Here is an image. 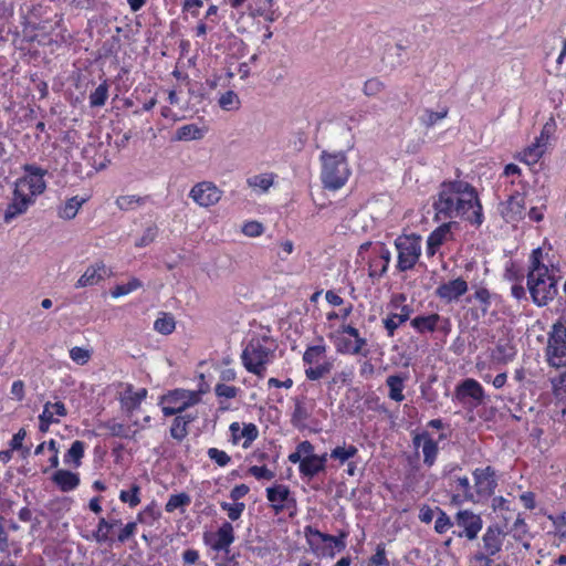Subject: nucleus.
<instances>
[{
	"mask_svg": "<svg viewBox=\"0 0 566 566\" xmlns=\"http://www.w3.org/2000/svg\"><path fill=\"white\" fill-rule=\"evenodd\" d=\"M321 181L324 189L336 191L343 188L350 175L352 169L345 151L323 150L319 155Z\"/></svg>",
	"mask_w": 566,
	"mask_h": 566,
	"instance_id": "5",
	"label": "nucleus"
},
{
	"mask_svg": "<svg viewBox=\"0 0 566 566\" xmlns=\"http://www.w3.org/2000/svg\"><path fill=\"white\" fill-rule=\"evenodd\" d=\"M120 527L122 518L116 514V510L113 509L106 514V516H101L98 518L97 526L91 535H85L83 537L87 541H94L97 544L113 545L116 543V536H114L113 532L115 528L119 530Z\"/></svg>",
	"mask_w": 566,
	"mask_h": 566,
	"instance_id": "14",
	"label": "nucleus"
},
{
	"mask_svg": "<svg viewBox=\"0 0 566 566\" xmlns=\"http://www.w3.org/2000/svg\"><path fill=\"white\" fill-rule=\"evenodd\" d=\"M175 416L169 432L172 439L180 442L188 436V426L197 419V415L185 413Z\"/></svg>",
	"mask_w": 566,
	"mask_h": 566,
	"instance_id": "33",
	"label": "nucleus"
},
{
	"mask_svg": "<svg viewBox=\"0 0 566 566\" xmlns=\"http://www.w3.org/2000/svg\"><path fill=\"white\" fill-rule=\"evenodd\" d=\"M368 252V275L371 279H380L384 276L389 268L391 260V252L385 243L371 242L363 243L359 247L358 255L365 259L364 253Z\"/></svg>",
	"mask_w": 566,
	"mask_h": 566,
	"instance_id": "10",
	"label": "nucleus"
},
{
	"mask_svg": "<svg viewBox=\"0 0 566 566\" xmlns=\"http://www.w3.org/2000/svg\"><path fill=\"white\" fill-rule=\"evenodd\" d=\"M67 410L62 401H48L43 406V411L39 415V430L42 433L49 431L52 423H59L60 418L66 417Z\"/></svg>",
	"mask_w": 566,
	"mask_h": 566,
	"instance_id": "23",
	"label": "nucleus"
},
{
	"mask_svg": "<svg viewBox=\"0 0 566 566\" xmlns=\"http://www.w3.org/2000/svg\"><path fill=\"white\" fill-rule=\"evenodd\" d=\"M545 358L551 367H566V311L563 312L547 333Z\"/></svg>",
	"mask_w": 566,
	"mask_h": 566,
	"instance_id": "7",
	"label": "nucleus"
},
{
	"mask_svg": "<svg viewBox=\"0 0 566 566\" xmlns=\"http://www.w3.org/2000/svg\"><path fill=\"white\" fill-rule=\"evenodd\" d=\"M411 314V306L402 305L400 307V313H389L385 318H382V324L387 332V336L394 337L396 331L410 318Z\"/></svg>",
	"mask_w": 566,
	"mask_h": 566,
	"instance_id": "28",
	"label": "nucleus"
},
{
	"mask_svg": "<svg viewBox=\"0 0 566 566\" xmlns=\"http://www.w3.org/2000/svg\"><path fill=\"white\" fill-rule=\"evenodd\" d=\"M527 289L533 303L539 307L547 305L557 295V281L544 263L542 248L534 249L530 255Z\"/></svg>",
	"mask_w": 566,
	"mask_h": 566,
	"instance_id": "3",
	"label": "nucleus"
},
{
	"mask_svg": "<svg viewBox=\"0 0 566 566\" xmlns=\"http://www.w3.org/2000/svg\"><path fill=\"white\" fill-rule=\"evenodd\" d=\"M436 509L438 512V516L434 521V531L438 534H444L455 523L451 520V517L443 510H441L440 507H436Z\"/></svg>",
	"mask_w": 566,
	"mask_h": 566,
	"instance_id": "55",
	"label": "nucleus"
},
{
	"mask_svg": "<svg viewBox=\"0 0 566 566\" xmlns=\"http://www.w3.org/2000/svg\"><path fill=\"white\" fill-rule=\"evenodd\" d=\"M264 227L258 221H248L242 227V232L247 237L255 238L263 233Z\"/></svg>",
	"mask_w": 566,
	"mask_h": 566,
	"instance_id": "64",
	"label": "nucleus"
},
{
	"mask_svg": "<svg viewBox=\"0 0 566 566\" xmlns=\"http://www.w3.org/2000/svg\"><path fill=\"white\" fill-rule=\"evenodd\" d=\"M119 500L132 509L136 507L140 503V486L134 483L129 490H122Z\"/></svg>",
	"mask_w": 566,
	"mask_h": 566,
	"instance_id": "52",
	"label": "nucleus"
},
{
	"mask_svg": "<svg viewBox=\"0 0 566 566\" xmlns=\"http://www.w3.org/2000/svg\"><path fill=\"white\" fill-rule=\"evenodd\" d=\"M202 539L205 545L210 549L228 555L230 553V546L235 541L234 527L230 522L226 521L217 531L203 533Z\"/></svg>",
	"mask_w": 566,
	"mask_h": 566,
	"instance_id": "15",
	"label": "nucleus"
},
{
	"mask_svg": "<svg viewBox=\"0 0 566 566\" xmlns=\"http://www.w3.org/2000/svg\"><path fill=\"white\" fill-rule=\"evenodd\" d=\"M219 106L224 111H234L240 107V99L235 92L227 91L219 98Z\"/></svg>",
	"mask_w": 566,
	"mask_h": 566,
	"instance_id": "54",
	"label": "nucleus"
},
{
	"mask_svg": "<svg viewBox=\"0 0 566 566\" xmlns=\"http://www.w3.org/2000/svg\"><path fill=\"white\" fill-rule=\"evenodd\" d=\"M472 478L476 504L483 503L494 495L499 478L493 467L475 468L472 471Z\"/></svg>",
	"mask_w": 566,
	"mask_h": 566,
	"instance_id": "11",
	"label": "nucleus"
},
{
	"mask_svg": "<svg viewBox=\"0 0 566 566\" xmlns=\"http://www.w3.org/2000/svg\"><path fill=\"white\" fill-rule=\"evenodd\" d=\"M158 229L156 226L148 227L143 235L135 242L136 248H144L149 245L157 237Z\"/></svg>",
	"mask_w": 566,
	"mask_h": 566,
	"instance_id": "61",
	"label": "nucleus"
},
{
	"mask_svg": "<svg viewBox=\"0 0 566 566\" xmlns=\"http://www.w3.org/2000/svg\"><path fill=\"white\" fill-rule=\"evenodd\" d=\"M203 136L205 130L195 124L184 125L176 130L177 140H199L203 138Z\"/></svg>",
	"mask_w": 566,
	"mask_h": 566,
	"instance_id": "43",
	"label": "nucleus"
},
{
	"mask_svg": "<svg viewBox=\"0 0 566 566\" xmlns=\"http://www.w3.org/2000/svg\"><path fill=\"white\" fill-rule=\"evenodd\" d=\"M452 400L473 410L484 403L485 391L478 380L465 378L455 386Z\"/></svg>",
	"mask_w": 566,
	"mask_h": 566,
	"instance_id": "12",
	"label": "nucleus"
},
{
	"mask_svg": "<svg viewBox=\"0 0 566 566\" xmlns=\"http://www.w3.org/2000/svg\"><path fill=\"white\" fill-rule=\"evenodd\" d=\"M138 523L139 522H137V520L133 521V522H128L126 524L122 523V527L118 530L117 535H116V543L125 544L130 538H133L137 532Z\"/></svg>",
	"mask_w": 566,
	"mask_h": 566,
	"instance_id": "53",
	"label": "nucleus"
},
{
	"mask_svg": "<svg viewBox=\"0 0 566 566\" xmlns=\"http://www.w3.org/2000/svg\"><path fill=\"white\" fill-rule=\"evenodd\" d=\"M315 533L322 532L313 527L312 525H306L304 527V536L310 551L317 557L334 558V553L332 548L329 546H326V544L323 541H321V537Z\"/></svg>",
	"mask_w": 566,
	"mask_h": 566,
	"instance_id": "27",
	"label": "nucleus"
},
{
	"mask_svg": "<svg viewBox=\"0 0 566 566\" xmlns=\"http://www.w3.org/2000/svg\"><path fill=\"white\" fill-rule=\"evenodd\" d=\"M146 197H139L135 195H124L116 199V206L123 211L134 210L137 207L144 205Z\"/></svg>",
	"mask_w": 566,
	"mask_h": 566,
	"instance_id": "46",
	"label": "nucleus"
},
{
	"mask_svg": "<svg viewBox=\"0 0 566 566\" xmlns=\"http://www.w3.org/2000/svg\"><path fill=\"white\" fill-rule=\"evenodd\" d=\"M220 507L222 509V511L227 512L228 517L231 521H237L241 517L243 511L245 510V504L243 502H221Z\"/></svg>",
	"mask_w": 566,
	"mask_h": 566,
	"instance_id": "56",
	"label": "nucleus"
},
{
	"mask_svg": "<svg viewBox=\"0 0 566 566\" xmlns=\"http://www.w3.org/2000/svg\"><path fill=\"white\" fill-rule=\"evenodd\" d=\"M108 97V84L106 81L102 82L94 92L90 94V106L102 107L105 105Z\"/></svg>",
	"mask_w": 566,
	"mask_h": 566,
	"instance_id": "48",
	"label": "nucleus"
},
{
	"mask_svg": "<svg viewBox=\"0 0 566 566\" xmlns=\"http://www.w3.org/2000/svg\"><path fill=\"white\" fill-rule=\"evenodd\" d=\"M266 499L275 514L284 511L294 516L297 510V502L290 488L285 484H274L266 488Z\"/></svg>",
	"mask_w": 566,
	"mask_h": 566,
	"instance_id": "13",
	"label": "nucleus"
},
{
	"mask_svg": "<svg viewBox=\"0 0 566 566\" xmlns=\"http://www.w3.org/2000/svg\"><path fill=\"white\" fill-rule=\"evenodd\" d=\"M21 169L23 175L14 180L11 196L3 210V222L6 224L25 214L46 190V169L35 164H24Z\"/></svg>",
	"mask_w": 566,
	"mask_h": 566,
	"instance_id": "2",
	"label": "nucleus"
},
{
	"mask_svg": "<svg viewBox=\"0 0 566 566\" xmlns=\"http://www.w3.org/2000/svg\"><path fill=\"white\" fill-rule=\"evenodd\" d=\"M517 354V349L512 339L501 338L492 352V358L496 363L507 364L512 361Z\"/></svg>",
	"mask_w": 566,
	"mask_h": 566,
	"instance_id": "31",
	"label": "nucleus"
},
{
	"mask_svg": "<svg viewBox=\"0 0 566 566\" xmlns=\"http://www.w3.org/2000/svg\"><path fill=\"white\" fill-rule=\"evenodd\" d=\"M161 516L155 502L148 504L143 511L137 514V522L151 526Z\"/></svg>",
	"mask_w": 566,
	"mask_h": 566,
	"instance_id": "45",
	"label": "nucleus"
},
{
	"mask_svg": "<svg viewBox=\"0 0 566 566\" xmlns=\"http://www.w3.org/2000/svg\"><path fill=\"white\" fill-rule=\"evenodd\" d=\"M87 201V198L74 196L67 199L57 208V216L63 220H72L76 217L81 207Z\"/></svg>",
	"mask_w": 566,
	"mask_h": 566,
	"instance_id": "36",
	"label": "nucleus"
},
{
	"mask_svg": "<svg viewBox=\"0 0 566 566\" xmlns=\"http://www.w3.org/2000/svg\"><path fill=\"white\" fill-rule=\"evenodd\" d=\"M176 322L175 318L167 313H163L161 316H159L154 322V329L163 335H169L175 331Z\"/></svg>",
	"mask_w": 566,
	"mask_h": 566,
	"instance_id": "50",
	"label": "nucleus"
},
{
	"mask_svg": "<svg viewBox=\"0 0 566 566\" xmlns=\"http://www.w3.org/2000/svg\"><path fill=\"white\" fill-rule=\"evenodd\" d=\"M277 349L276 340L269 332L252 333L244 344L241 361L247 371L262 378Z\"/></svg>",
	"mask_w": 566,
	"mask_h": 566,
	"instance_id": "4",
	"label": "nucleus"
},
{
	"mask_svg": "<svg viewBox=\"0 0 566 566\" xmlns=\"http://www.w3.org/2000/svg\"><path fill=\"white\" fill-rule=\"evenodd\" d=\"M321 541H323L326 546H329L334 553V556L337 553L343 552L347 546V537L349 536L348 530H339L336 535H331L327 533H316Z\"/></svg>",
	"mask_w": 566,
	"mask_h": 566,
	"instance_id": "35",
	"label": "nucleus"
},
{
	"mask_svg": "<svg viewBox=\"0 0 566 566\" xmlns=\"http://www.w3.org/2000/svg\"><path fill=\"white\" fill-rule=\"evenodd\" d=\"M334 365L332 360H323L322 364L313 367H306L304 369L305 377L311 381H316L327 376Z\"/></svg>",
	"mask_w": 566,
	"mask_h": 566,
	"instance_id": "42",
	"label": "nucleus"
},
{
	"mask_svg": "<svg viewBox=\"0 0 566 566\" xmlns=\"http://www.w3.org/2000/svg\"><path fill=\"white\" fill-rule=\"evenodd\" d=\"M147 397V389L142 388L137 391H132V386L128 387L126 395L122 398V405L128 410L137 409Z\"/></svg>",
	"mask_w": 566,
	"mask_h": 566,
	"instance_id": "39",
	"label": "nucleus"
},
{
	"mask_svg": "<svg viewBox=\"0 0 566 566\" xmlns=\"http://www.w3.org/2000/svg\"><path fill=\"white\" fill-rule=\"evenodd\" d=\"M249 473L254 476L256 480H272L275 476V473L268 469L265 465H252L249 468Z\"/></svg>",
	"mask_w": 566,
	"mask_h": 566,
	"instance_id": "60",
	"label": "nucleus"
},
{
	"mask_svg": "<svg viewBox=\"0 0 566 566\" xmlns=\"http://www.w3.org/2000/svg\"><path fill=\"white\" fill-rule=\"evenodd\" d=\"M368 566H390L384 543L376 546L375 554L368 559Z\"/></svg>",
	"mask_w": 566,
	"mask_h": 566,
	"instance_id": "57",
	"label": "nucleus"
},
{
	"mask_svg": "<svg viewBox=\"0 0 566 566\" xmlns=\"http://www.w3.org/2000/svg\"><path fill=\"white\" fill-rule=\"evenodd\" d=\"M90 356V352L83 347L75 346L70 349L71 359L78 365H85Z\"/></svg>",
	"mask_w": 566,
	"mask_h": 566,
	"instance_id": "63",
	"label": "nucleus"
},
{
	"mask_svg": "<svg viewBox=\"0 0 566 566\" xmlns=\"http://www.w3.org/2000/svg\"><path fill=\"white\" fill-rule=\"evenodd\" d=\"M201 395L199 391L177 388L169 390L159 398L158 405L165 417L182 415L188 408L199 403Z\"/></svg>",
	"mask_w": 566,
	"mask_h": 566,
	"instance_id": "8",
	"label": "nucleus"
},
{
	"mask_svg": "<svg viewBox=\"0 0 566 566\" xmlns=\"http://www.w3.org/2000/svg\"><path fill=\"white\" fill-rule=\"evenodd\" d=\"M442 478L447 481L452 504H476L473 485L471 484L469 476L462 473V468L458 463H449L444 465L442 470Z\"/></svg>",
	"mask_w": 566,
	"mask_h": 566,
	"instance_id": "6",
	"label": "nucleus"
},
{
	"mask_svg": "<svg viewBox=\"0 0 566 566\" xmlns=\"http://www.w3.org/2000/svg\"><path fill=\"white\" fill-rule=\"evenodd\" d=\"M238 392L239 388L226 384H217L214 387V394L219 398L232 399L237 397Z\"/></svg>",
	"mask_w": 566,
	"mask_h": 566,
	"instance_id": "62",
	"label": "nucleus"
},
{
	"mask_svg": "<svg viewBox=\"0 0 566 566\" xmlns=\"http://www.w3.org/2000/svg\"><path fill=\"white\" fill-rule=\"evenodd\" d=\"M468 283L462 277H457L440 284L436 289V296L447 304L457 302L468 292Z\"/></svg>",
	"mask_w": 566,
	"mask_h": 566,
	"instance_id": "21",
	"label": "nucleus"
},
{
	"mask_svg": "<svg viewBox=\"0 0 566 566\" xmlns=\"http://www.w3.org/2000/svg\"><path fill=\"white\" fill-rule=\"evenodd\" d=\"M440 314L418 315L410 321L411 327L421 335L432 334L438 331Z\"/></svg>",
	"mask_w": 566,
	"mask_h": 566,
	"instance_id": "30",
	"label": "nucleus"
},
{
	"mask_svg": "<svg viewBox=\"0 0 566 566\" xmlns=\"http://www.w3.org/2000/svg\"><path fill=\"white\" fill-rule=\"evenodd\" d=\"M327 345L323 337H318V343L306 347L302 360L303 363H319L326 359Z\"/></svg>",
	"mask_w": 566,
	"mask_h": 566,
	"instance_id": "37",
	"label": "nucleus"
},
{
	"mask_svg": "<svg viewBox=\"0 0 566 566\" xmlns=\"http://www.w3.org/2000/svg\"><path fill=\"white\" fill-rule=\"evenodd\" d=\"M395 248L398 253L397 271H410L416 266L421 256V237L417 234L399 235L395 240Z\"/></svg>",
	"mask_w": 566,
	"mask_h": 566,
	"instance_id": "9",
	"label": "nucleus"
},
{
	"mask_svg": "<svg viewBox=\"0 0 566 566\" xmlns=\"http://www.w3.org/2000/svg\"><path fill=\"white\" fill-rule=\"evenodd\" d=\"M501 206V213L507 222H517L524 218L525 197L523 193L515 191Z\"/></svg>",
	"mask_w": 566,
	"mask_h": 566,
	"instance_id": "25",
	"label": "nucleus"
},
{
	"mask_svg": "<svg viewBox=\"0 0 566 566\" xmlns=\"http://www.w3.org/2000/svg\"><path fill=\"white\" fill-rule=\"evenodd\" d=\"M451 222H444L429 234L427 239V254L429 256H433L448 237L451 235Z\"/></svg>",
	"mask_w": 566,
	"mask_h": 566,
	"instance_id": "29",
	"label": "nucleus"
},
{
	"mask_svg": "<svg viewBox=\"0 0 566 566\" xmlns=\"http://www.w3.org/2000/svg\"><path fill=\"white\" fill-rule=\"evenodd\" d=\"M85 453V443L81 440H75L67 452L64 454V463H73L75 468L82 464V459Z\"/></svg>",
	"mask_w": 566,
	"mask_h": 566,
	"instance_id": "40",
	"label": "nucleus"
},
{
	"mask_svg": "<svg viewBox=\"0 0 566 566\" xmlns=\"http://www.w3.org/2000/svg\"><path fill=\"white\" fill-rule=\"evenodd\" d=\"M229 430L231 433L232 443L238 444L241 439H244L242 447L245 449L249 448L259 437V429L252 422L244 423L242 428L239 422H232L229 427Z\"/></svg>",
	"mask_w": 566,
	"mask_h": 566,
	"instance_id": "26",
	"label": "nucleus"
},
{
	"mask_svg": "<svg viewBox=\"0 0 566 566\" xmlns=\"http://www.w3.org/2000/svg\"><path fill=\"white\" fill-rule=\"evenodd\" d=\"M52 481L60 491L71 492L80 485V474L61 469L53 473Z\"/></svg>",
	"mask_w": 566,
	"mask_h": 566,
	"instance_id": "32",
	"label": "nucleus"
},
{
	"mask_svg": "<svg viewBox=\"0 0 566 566\" xmlns=\"http://www.w3.org/2000/svg\"><path fill=\"white\" fill-rule=\"evenodd\" d=\"M292 401L293 410L290 422L295 429L304 430L308 427V421L313 416L315 401L305 395L295 396Z\"/></svg>",
	"mask_w": 566,
	"mask_h": 566,
	"instance_id": "17",
	"label": "nucleus"
},
{
	"mask_svg": "<svg viewBox=\"0 0 566 566\" xmlns=\"http://www.w3.org/2000/svg\"><path fill=\"white\" fill-rule=\"evenodd\" d=\"M454 523L462 528L460 532H453L458 537H465L468 541L476 539L483 527V520L480 514L471 510H460L454 515Z\"/></svg>",
	"mask_w": 566,
	"mask_h": 566,
	"instance_id": "16",
	"label": "nucleus"
},
{
	"mask_svg": "<svg viewBox=\"0 0 566 566\" xmlns=\"http://www.w3.org/2000/svg\"><path fill=\"white\" fill-rule=\"evenodd\" d=\"M104 427L109 431L112 437L132 439L136 434V431H133L129 426L115 421H108L104 424Z\"/></svg>",
	"mask_w": 566,
	"mask_h": 566,
	"instance_id": "47",
	"label": "nucleus"
},
{
	"mask_svg": "<svg viewBox=\"0 0 566 566\" xmlns=\"http://www.w3.org/2000/svg\"><path fill=\"white\" fill-rule=\"evenodd\" d=\"M143 286V282L137 277H132L127 283L125 284H118L116 285L112 291L111 295L114 298H118L120 296L127 295Z\"/></svg>",
	"mask_w": 566,
	"mask_h": 566,
	"instance_id": "51",
	"label": "nucleus"
},
{
	"mask_svg": "<svg viewBox=\"0 0 566 566\" xmlns=\"http://www.w3.org/2000/svg\"><path fill=\"white\" fill-rule=\"evenodd\" d=\"M548 139L549 135L546 132L545 126L539 136H537L531 145L518 153L516 158L528 166L537 164L546 150Z\"/></svg>",
	"mask_w": 566,
	"mask_h": 566,
	"instance_id": "19",
	"label": "nucleus"
},
{
	"mask_svg": "<svg viewBox=\"0 0 566 566\" xmlns=\"http://www.w3.org/2000/svg\"><path fill=\"white\" fill-rule=\"evenodd\" d=\"M385 88V84L377 77L369 78L365 82L363 92L368 97H375L381 93Z\"/></svg>",
	"mask_w": 566,
	"mask_h": 566,
	"instance_id": "58",
	"label": "nucleus"
},
{
	"mask_svg": "<svg viewBox=\"0 0 566 566\" xmlns=\"http://www.w3.org/2000/svg\"><path fill=\"white\" fill-rule=\"evenodd\" d=\"M298 472L303 479L312 480L318 473L324 472L322 469L318 455L305 458L301 465H298Z\"/></svg>",
	"mask_w": 566,
	"mask_h": 566,
	"instance_id": "38",
	"label": "nucleus"
},
{
	"mask_svg": "<svg viewBox=\"0 0 566 566\" xmlns=\"http://www.w3.org/2000/svg\"><path fill=\"white\" fill-rule=\"evenodd\" d=\"M112 274L111 270L105 265L104 262L97 261L85 270L75 283L76 289L94 286L104 281Z\"/></svg>",
	"mask_w": 566,
	"mask_h": 566,
	"instance_id": "24",
	"label": "nucleus"
},
{
	"mask_svg": "<svg viewBox=\"0 0 566 566\" xmlns=\"http://www.w3.org/2000/svg\"><path fill=\"white\" fill-rule=\"evenodd\" d=\"M432 207L438 221L461 219L475 227H480L484 221L478 191L465 180L442 181Z\"/></svg>",
	"mask_w": 566,
	"mask_h": 566,
	"instance_id": "1",
	"label": "nucleus"
},
{
	"mask_svg": "<svg viewBox=\"0 0 566 566\" xmlns=\"http://www.w3.org/2000/svg\"><path fill=\"white\" fill-rule=\"evenodd\" d=\"M207 454L208 458L219 467H227L231 462L230 455L218 448H209Z\"/></svg>",
	"mask_w": 566,
	"mask_h": 566,
	"instance_id": "59",
	"label": "nucleus"
},
{
	"mask_svg": "<svg viewBox=\"0 0 566 566\" xmlns=\"http://www.w3.org/2000/svg\"><path fill=\"white\" fill-rule=\"evenodd\" d=\"M358 453V449L354 444H346L345 442L343 446H337L334 448L329 457L334 460H337L340 465L345 464L349 459L356 457Z\"/></svg>",
	"mask_w": 566,
	"mask_h": 566,
	"instance_id": "41",
	"label": "nucleus"
},
{
	"mask_svg": "<svg viewBox=\"0 0 566 566\" xmlns=\"http://www.w3.org/2000/svg\"><path fill=\"white\" fill-rule=\"evenodd\" d=\"M449 109L447 107L442 108L440 112H433L431 109H424L423 114L420 116V123L427 127H433L438 122L442 120L448 116Z\"/></svg>",
	"mask_w": 566,
	"mask_h": 566,
	"instance_id": "49",
	"label": "nucleus"
},
{
	"mask_svg": "<svg viewBox=\"0 0 566 566\" xmlns=\"http://www.w3.org/2000/svg\"><path fill=\"white\" fill-rule=\"evenodd\" d=\"M408 376L406 374H394L386 378V386L388 387V398L396 402L405 400L403 389Z\"/></svg>",
	"mask_w": 566,
	"mask_h": 566,
	"instance_id": "34",
	"label": "nucleus"
},
{
	"mask_svg": "<svg viewBox=\"0 0 566 566\" xmlns=\"http://www.w3.org/2000/svg\"><path fill=\"white\" fill-rule=\"evenodd\" d=\"M505 533L502 528L499 525H490L482 536L481 551L476 553L494 557L502 551Z\"/></svg>",
	"mask_w": 566,
	"mask_h": 566,
	"instance_id": "20",
	"label": "nucleus"
},
{
	"mask_svg": "<svg viewBox=\"0 0 566 566\" xmlns=\"http://www.w3.org/2000/svg\"><path fill=\"white\" fill-rule=\"evenodd\" d=\"M191 503V497L185 493H178V494H171L165 505V511L167 513H172L176 510L185 511V507H187Z\"/></svg>",
	"mask_w": 566,
	"mask_h": 566,
	"instance_id": "44",
	"label": "nucleus"
},
{
	"mask_svg": "<svg viewBox=\"0 0 566 566\" xmlns=\"http://www.w3.org/2000/svg\"><path fill=\"white\" fill-rule=\"evenodd\" d=\"M189 197L200 207L209 208L220 201L222 191L211 181H201L191 188Z\"/></svg>",
	"mask_w": 566,
	"mask_h": 566,
	"instance_id": "18",
	"label": "nucleus"
},
{
	"mask_svg": "<svg viewBox=\"0 0 566 566\" xmlns=\"http://www.w3.org/2000/svg\"><path fill=\"white\" fill-rule=\"evenodd\" d=\"M412 443L416 449L421 448L423 454V464L431 468L438 458L439 446L428 431L417 433L412 438Z\"/></svg>",
	"mask_w": 566,
	"mask_h": 566,
	"instance_id": "22",
	"label": "nucleus"
}]
</instances>
